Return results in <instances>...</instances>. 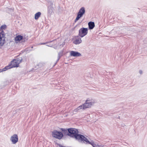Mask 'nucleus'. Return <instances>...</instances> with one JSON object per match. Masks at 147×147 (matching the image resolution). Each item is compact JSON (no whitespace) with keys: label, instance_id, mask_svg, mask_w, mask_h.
Listing matches in <instances>:
<instances>
[{"label":"nucleus","instance_id":"2","mask_svg":"<svg viewBox=\"0 0 147 147\" xmlns=\"http://www.w3.org/2000/svg\"><path fill=\"white\" fill-rule=\"evenodd\" d=\"M22 60V57H19L16 59L13 60L11 62V68L15 67H18L19 66V64L20 63Z\"/></svg>","mask_w":147,"mask_h":147},{"label":"nucleus","instance_id":"12","mask_svg":"<svg viewBox=\"0 0 147 147\" xmlns=\"http://www.w3.org/2000/svg\"><path fill=\"white\" fill-rule=\"evenodd\" d=\"M88 25L89 29H92L95 26L94 23V22H89L88 23Z\"/></svg>","mask_w":147,"mask_h":147},{"label":"nucleus","instance_id":"14","mask_svg":"<svg viewBox=\"0 0 147 147\" xmlns=\"http://www.w3.org/2000/svg\"><path fill=\"white\" fill-rule=\"evenodd\" d=\"M53 7L52 6H50L48 7V13L49 14L51 15L53 11Z\"/></svg>","mask_w":147,"mask_h":147},{"label":"nucleus","instance_id":"13","mask_svg":"<svg viewBox=\"0 0 147 147\" xmlns=\"http://www.w3.org/2000/svg\"><path fill=\"white\" fill-rule=\"evenodd\" d=\"M83 15L78 12L77 17L75 19L74 22H76Z\"/></svg>","mask_w":147,"mask_h":147},{"label":"nucleus","instance_id":"8","mask_svg":"<svg viewBox=\"0 0 147 147\" xmlns=\"http://www.w3.org/2000/svg\"><path fill=\"white\" fill-rule=\"evenodd\" d=\"M70 54L71 56L75 57H80L82 56V55L80 53L74 51H71Z\"/></svg>","mask_w":147,"mask_h":147},{"label":"nucleus","instance_id":"21","mask_svg":"<svg viewBox=\"0 0 147 147\" xmlns=\"http://www.w3.org/2000/svg\"><path fill=\"white\" fill-rule=\"evenodd\" d=\"M28 40V38L27 37H23V38L22 39V42H25L26 41H27V40Z\"/></svg>","mask_w":147,"mask_h":147},{"label":"nucleus","instance_id":"6","mask_svg":"<svg viewBox=\"0 0 147 147\" xmlns=\"http://www.w3.org/2000/svg\"><path fill=\"white\" fill-rule=\"evenodd\" d=\"M94 102H92L91 100H86L85 103L82 105L84 109L89 108L91 107V106L93 105Z\"/></svg>","mask_w":147,"mask_h":147},{"label":"nucleus","instance_id":"4","mask_svg":"<svg viewBox=\"0 0 147 147\" xmlns=\"http://www.w3.org/2000/svg\"><path fill=\"white\" fill-rule=\"evenodd\" d=\"M53 137L59 139H61L63 136V134L61 132L54 130L52 132Z\"/></svg>","mask_w":147,"mask_h":147},{"label":"nucleus","instance_id":"17","mask_svg":"<svg viewBox=\"0 0 147 147\" xmlns=\"http://www.w3.org/2000/svg\"><path fill=\"white\" fill-rule=\"evenodd\" d=\"M41 14V13L40 12H38L36 13L35 15V19L36 20H37L40 16Z\"/></svg>","mask_w":147,"mask_h":147},{"label":"nucleus","instance_id":"10","mask_svg":"<svg viewBox=\"0 0 147 147\" xmlns=\"http://www.w3.org/2000/svg\"><path fill=\"white\" fill-rule=\"evenodd\" d=\"M81 109H84L82 105L79 106L77 108L74 109L73 110V113L74 114H76L77 112L80 111Z\"/></svg>","mask_w":147,"mask_h":147},{"label":"nucleus","instance_id":"9","mask_svg":"<svg viewBox=\"0 0 147 147\" xmlns=\"http://www.w3.org/2000/svg\"><path fill=\"white\" fill-rule=\"evenodd\" d=\"M80 36H77L76 38V39L73 42V43L76 44H79L82 42L81 38L80 37Z\"/></svg>","mask_w":147,"mask_h":147},{"label":"nucleus","instance_id":"25","mask_svg":"<svg viewBox=\"0 0 147 147\" xmlns=\"http://www.w3.org/2000/svg\"><path fill=\"white\" fill-rule=\"evenodd\" d=\"M139 73L140 74H142V70H140L139 71Z\"/></svg>","mask_w":147,"mask_h":147},{"label":"nucleus","instance_id":"16","mask_svg":"<svg viewBox=\"0 0 147 147\" xmlns=\"http://www.w3.org/2000/svg\"><path fill=\"white\" fill-rule=\"evenodd\" d=\"M85 12L84 7H82L80 9L78 12L83 15L85 13Z\"/></svg>","mask_w":147,"mask_h":147},{"label":"nucleus","instance_id":"11","mask_svg":"<svg viewBox=\"0 0 147 147\" xmlns=\"http://www.w3.org/2000/svg\"><path fill=\"white\" fill-rule=\"evenodd\" d=\"M23 38V36L20 35H18L15 38V42L16 43H18V41H20L21 40H22V39Z\"/></svg>","mask_w":147,"mask_h":147},{"label":"nucleus","instance_id":"18","mask_svg":"<svg viewBox=\"0 0 147 147\" xmlns=\"http://www.w3.org/2000/svg\"><path fill=\"white\" fill-rule=\"evenodd\" d=\"M63 51H61L60 52H59L58 53V59L56 63L60 59V57L62 56L63 54Z\"/></svg>","mask_w":147,"mask_h":147},{"label":"nucleus","instance_id":"22","mask_svg":"<svg viewBox=\"0 0 147 147\" xmlns=\"http://www.w3.org/2000/svg\"><path fill=\"white\" fill-rule=\"evenodd\" d=\"M7 26L5 25H2L1 27V30H3V29H5L6 28Z\"/></svg>","mask_w":147,"mask_h":147},{"label":"nucleus","instance_id":"23","mask_svg":"<svg viewBox=\"0 0 147 147\" xmlns=\"http://www.w3.org/2000/svg\"><path fill=\"white\" fill-rule=\"evenodd\" d=\"M53 40H52V41H50L49 42H45V43H41L40 44V45H45L47 43H50V42H53Z\"/></svg>","mask_w":147,"mask_h":147},{"label":"nucleus","instance_id":"27","mask_svg":"<svg viewBox=\"0 0 147 147\" xmlns=\"http://www.w3.org/2000/svg\"><path fill=\"white\" fill-rule=\"evenodd\" d=\"M47 46H49V47H50V46H49V45H47Z\"/></svg>","mask_w":147,"mask_h":147},{"label":"nucleus","instance_id":"15","mask_svg":"<svg viewBox=\"0 0 147 147\" xmlns=\"http://www.w3.org/2000/svg\"><path fill=\"white\" fill-rule=\"evenodd\" d=\"M10 68H11V65H8L5 67L3 68L2 69H0V73L3 71H5Z\"/></svg>","mask_w":147,"mask_h":147},{"label":"nucleus","instance_id":"20","mask_svg":"<svg viewBox=\"0 0 147 147\" xmlns=\"http://www.w3.org/2000/svg\"><path fill=\"white\" fill-rule=\"evenodd\" d=\"M44 63H43L42 62H40L37 65L38 67L40 68L43 66H44Z\"/></svg>","mask_w":147,"mask_h":147},{"label":"nucleus","instance_id":"24","mask_svg":"<svg viewBox=\"0 0 147 147\" xmlns=\"http://www.w3.org/2000/svg\"><path fill=\"white\" fill-rule=\"evenodd\" d=\"M95 147H103V146L102 145H98V144H96Z\"/></svg>","mask_w":147,"mask_h":147},{"label":"nucleus","instance_id":"26","mask_svg":"<svg viewBox=\"0 0 147 147\" xmlns=\"http://www.w3.org/2000/svg\"><path fill=\"white\" fill-rule=\"evenodd\" d=\"M96 144H95V143H94L93 145H92V146L93 147H95L96 145Z\"/></svg>","mask_w":147,"mask_h":147},{"label":"nucleus","instance_id":"7","mask_svg":"<svg viewBox=\"0 0 147 147\" xmlns=\"http://www.w3.org/2000/svg\"><path fill=\"white\" fill-rule=\"evenodd\" d=\"M10 140L13 144H15L18 141V137L17 135L14 134L10 138Z\"/></svg>","mask_w":147,"mask_h":147},{"label":"nucleus","instance_id":"19","mask_svg":"<svg viewBox=\"0 0 147 147\" xmlns=\"http://www.w3.org/2000/svg\"><path fill=\"white\" fill-rule=\"evenodd\" d=\"M0 34L1 36L2 37H5V32L3 30H0Z\"/></svg>","mask_w":147,"mask_h":147},{"label":"nucleus","instance_id":"1","mask_svg":"<svg viewBox=\"0 0 147 147\" xmlns=\"http://www.w3.org/2000/svg\"><path fill=\"white\" fill-rule=\"evenodd\" d=\"M61 129L65 135L75 138L77 140L80 135L78 134V131L77 129L74 128H70L67 129L61 128Z\"/></svg>","mask_w":147,"mask_h":147},{"label":"nucleus","instance_id":"28","mask_svg":"<svg viewBox=\"0 0 147 147\" xmlns=\"http://www.w3.org/2000/svg\"><path fill=\"white\" fill-rule=\"evenodd\" d=\"M1 47L0 46V48H1Z\"/></svg>","mask_w":147,"mask_h":147},{"label":"nucleus","instance_id":"3","mask_svg":"<svg viewBox=\"0 0 147 147\" xmlns=\"http://www.w3.org/2000/svg\"><path fill=\"white\" fill-rule=\"evenodd\" d=\"M78 141L80 142H83L84 143L86 144H91L92 146L94 144L93 141H91V142H89L88 140L84 136L80 134L79 137Z\"/></svg>","mask_w":147,"mask_h":147},{"label":"nucleus","instance_id":"5","mask_svg":"<svg viewBox=\"0 0 147 147\" xmlns=\"http://www.w3.org/2000/svg\"><path fill=\"white\" fill-rule=\"evenodd\" d=\"M88 30L86 28H82L79 31V36L81 37H83L88 33Z\"/></svg>","mask_w":147,"mask_h":147}]
</instances>
